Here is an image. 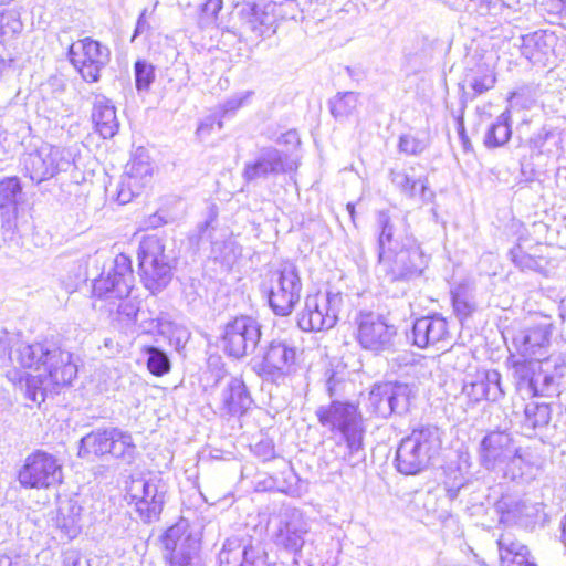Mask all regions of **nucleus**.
Returning a JSON list of instances; mask_svg holds the SVG:
<instances>
[{"label": "nucleus", "mask_w": 566, "mask_h": 566, "mask_svg": "<svg viewBox=\"0 0 566 566\" xmlns=\"http://www.w3.org/2000/svg\"><path fill=\"white\" fill-rule=\"evenodd\" d=\"M287 156L274 147L261 148L255 157L244 164L242 178L247 182H256L294 169Z\"/></svg>", "instance_id": "dca6fc26"}, {"label": "nucleus", "mask_w": 566, "mask_h": 566, "mask_svg": "<svg viewBox=\"0 0 566 566\" xmlns=\"http://www.w3.org/2000/svg\"><path fill=\"white\" fill-rule=\"evenodd\" d=\"M495 81L496 78L493 71L485 66L479 69L470 82V86L475 94H483L494 86Z\"/></svg>", "instance_id": "09e8293b"}, {"label": "nucleus", "mask_w": 566, "mask_h": 566, "mask_svg": "<svg viewBox=\"0 0 566 566\" xmlns=\"http://www.w3.org/2000/svg\"><path fill=\"white\" fill-rule=\"evenodd\" d=\"M72 163L73 157L69 149L52 145H43L35 151L23 155L21 159L24 176L38 185L66 171Z\"/></svg>", "instance_id": "6e6552de"}, {"label": "nucleus", "mask_w": 566, "mask_h": 566, "mask_svg": "<svg viewBox=\"0 0 566 566\" xmlns=\"http://www.w3.org/2000/svg\"><path fill=\"white\" fill-rule=\"evenodd\" d=\"M15 73V61L13 56L2 50L0 52V81L10 78Z\"/></svg>", "instance_id": "13d9d810"}, {"label": "nucleus", "mask_w": 566, "mask_h": 566, "mask_svg": "<svg viewBox=\"0 0 566 566\" xmlns=\"http://www.w3.org/2000/svg\"><path fill=\"white\" fill-rule=\"evenodd\" d=\"M511 112L504 111L492 123L484 134V146L489 149L504 146L511 138Z\"/></svg>", "instance_id": "f704fd0d"}, {"label": "nucleus", "mask_w": 566, "mask_h": 566, "mask_svg": "<svg viewBox=\"0 0 566 566\" xmlns=\"http://www.w3.org/2000/svg\"><path fill=\"white\" fill-rule=\"evenodd\" d=\"M495 509L500 514V522L527 527L535 523L541 512L542 504L505 495L497 501Z\"/></svg>", "instance_id": "a878e982"}, {"label": "nucleus", "mask_w": 566, "mask_h": 566, "mask_svg": "<svg viewBox=\"0 0 566 566\" xmlns=\"http://www.w3.org/2000/svg\"><path fill=\"white\" fill-rule=\"evenodd\" d=\"M316 416L322 426L338 430L343 436L344 442H336L332 452L350 468L361 464L365 460L364 429L356 406L334 400L328 406L319 407Z\"/></svg>", "instance_id": "f03ea898"}, {"label": "nucleus", "mask_w": 566, "mask_h": 566, "mask_svg": "<svg viewBox=\"0 0 566 566\" xmlns=\"http://www.w3.org/2000/svg\"><path fill=\"white\" fill-rule=\"evenodd\" d=\"M146 13H147V10L144 9L143 12L140 13V15L138 17L132 41H134L138 35H140L149 30L150 25L146 20Z\"/></svg>", "instance_id": "e2e57ef3"}, {"label": "nucleus", "mask_w": 566, "mask_h": 566, "mask_svg": "<svg viewBox=\"0 0 566 566\" xmlns=\"http://www.w3.org/2000/svg\"><path fill=\"white\" fill-rule=\"evenodd\" d=\"M114 428L97 429L84 436L80 441L78 455L86 458L91 454L102 457L109 454V443L114 439Z\"/></svg>", "instance_id": "473e14b6"}, {"label": "nucleus", "mask_w": 566, "mask_h": 566, "mask_svg": "<svg viewBox=\"0 0 566 566\" xmlns=\"http://www.w3.org/2000/svg\"><path fill=\"white\" fill-rule=\"evenodd\" d=\"M134 284L132 260L128 255L119 253L113 260V265L94 281L93 293L105 300L126 298Z\"/></svg>", "instance_id": "1a4fd4ad"}, {"label": "nucleus", "mask_w": 566, "mask_h": 566, "mask_svg": "<svg viewBox=\"0 0 566 566\" xmlns=\"http://www.w3.org/2000/svg\"><path fill=\"white\" fill-rule=\"evenodd\" d=\"M261 338L260 324L250 316H239L229 322L222 335V348L234 358L252 353Z\"/></svg>", "instance_id": "4468645a"}, {"label": "nucleus", "mask_w": 566, "mask_h": 566, "mask_svg": "<svg viewBox=\"0 0 566 566\" xmlns=\"http://www.w3.org/2000/svg\"><path fill=\"white\" fill-rule=\"evenodd\" d=\"M92 120L96 133L104 139L114 137L119 128L116 108L105 96H96L93 103Z\"/></svg>", "instance_id": "c756f323"}, {"label": "nucleus", "mask_w": 566, "mask_h": 566, "mask_svg": "<svg viewBox=\"0 0 566 566\" xmlns=\"http://www.w3.org/2000/svg\"><path fill=\"white\" fill-rule=\"evenodd\" d=\"M81 563H88L76 551H67L63 557V566H78Z\"/></svg>", "instance_id": "052dcab7"}, {"label": "nucleus", "mask_w": 566, "mask_h": 566, "mask_svg": "<svg viewBox=\"0 0 566 566\" xmlns=\"http://www.w3.org/2000/svg\"><path fill=\"white\" fill-rule=\"evenodd\" d=\"M387 384L392 413H406L409 410L411 398L413 397L411 388L407 384L401 382Z\"/></svg>", "instance_id": "58836bf2"}, {"label": "nucleus", "mask_w": 566, "mask_h": 566, "mask_svg": "<svg viewBox=\"0 0 566 566\" xmlns=\"http://www.w3.org/2000/svg\"><path fill=\"white\" fill-rule=\"evenodd\" d=\"M358 94L355 92L338 93L329 101V109L336 119L347 118L357 108Z\"/></svg>", "instance_id": "ea45409f"}, {"label": "nucleus", "mask_w": 566, "mask_h": 566, "mask_svg": "<svg viewBox=\"0 0 566 566\" xmlns=\"http://www.w3.org/2000/svg\"><path fill=\"white\" fill-rule=\"evenodd\" d=\"M462 394L472 403L482 400L496 402L505 396L502 386L501 374L496 369H483L476 371L464 380Z\"/></svg>", "instance_id": "5701e85b"}, {"label": "nucleus", "mask_w": 566, "mask_h": 566, "mask_svg": "<svg viewBox=\"0 0 566 566\" xmlns=\"http://www.w3.org/2000/svg\"><path fill=\"white\" fill-rule=\"evenodd\" d=\"M138 261L142 281L151 294L163 291L169 284L172 266L163 239L145 235L139 243Z\"/></svg>", "instance_id": "20e7f679"}, {"label": "nucleus", "mask_w": 566, "mask_h": 566, "mask_svg": "<svg viewBox=\"0 0 566 566\" xmlns=\"http://www.w3.org/2000/svg\"><path fill=\"white\" fill-rule=\"evenodd\" d=\"M22 196V186L18 177H7L0 180V207H15Z\"/></svg>", "instance_id": "a19ab883"}, {"label": "nucleus", "mask_w": 566, "mask_h": 566, "mask_svg": "<svg viewBox=\"0 0 566 566\" xmlns=\"http://www.w3.org/2000/svg\"><path fill=\"white\" fill-rule=\"evenodd\" d=\"M23 24L17 11L0 12V40L12 38L22 31Z\"/></svg>", "instance_id": "49530a36"}, {"label": "nucleus", "mask_w": 566, "mask_h": 566, "mask_svg": "<svg viewBox=\"0 0 566 566\" xmlns=\"http://www.w3.org/2000/svg\"><path fill=\"white\" fill-rule=\"evenodd\" d=\"M2 367L12 366L6 376L19 385L32 402H42L46 394L70 385L77 375V366L70 352L52 340L20 343L12 348L0 345Z\"/></svg>", "instance_id": "f257e3e1"}, {"label": "nucleus", "mask_w": 566, "mask_h": 566, "mask_svg": "<svg viewBox=\"0 0 566 566\" xmlns=\"http://www.w3.org/2000/svg\"><path fill=\"white\" fill-rule=\"evenodd\" d=\"M153 167L148 156L134 157L127 164L126 171L118 184L116 201L120 205L130 202L150 182Z\"/></svg>", "instance_id": "4be33fe9"}, {"label": "nucleus", "mask_w": 566, "mask_h": 566, "mask_svg": "<svg viewBox=\"0 0 566 566\" xmlns=\"http://www.w3.org/2000/svg\"><path fill=\"white\" fill-rule=\"evenodd\" d=\"M512 562L515 566H536L535 563L530 560V552L525 545L523 546V551H520L517 555L515 554Z\"/></svg>", "instance_id": "680f3d73"}, {"label": "nucleus", "mask_w": 566, "mask_h": 566, "mask_svg": "<svg viewBox=\"0 0 566 566\" xmlns=\"http://www.w3.org/2000/svg\"><path fill=\"white\" fill-rule=\"evenodd\" d=\"M553 364L554 363H551V365H547V366H542L538 370H536L535 376L538 379V381H543L545 376H554L552 374V369H555L553 367Z\"/></svg>", "instance_id": "338daca9"}, {"label": "nucleus", "mask_w": 566, "mask_h": 566, "mask_svg": "<svg viewBox=\"0 0 566 566\" xmlns=\"http://www.w3.org/2000/svg\"><path fill=\"white\" fill-rule=\"evenodd\" d=\"M553 326L549 323H541L528 326L517 332L513 344L522 358L546 359L556 357L549 354Z\"/></svg>", "instance_id": "aec40b11"}, {"label": "nucleus", "mask_w": 566, "mask_h": 566, "mask_svg": "<svg viewBox=\"0 0 566 566\" xmlns=\"http://www.w3.org/2000/svg\"><path fill=\"white\" fill-rule=\"evenodd\" d=\"M416 177L406 170H390L391 182L405 195H413Z\"/></svg>", "instance_id": "603ef678"}, {"label": "nucleus", "mask_w": 566, "mask_h": 566, "mask_svg": "<svg viewBox=\"0 0 566 566\" xmlns=\"http://www.w3.org/2000/svg\"><path fill=\"white\" fill-rule=\"evenodd\" d=\"M524 412L528 426L533 429L547 424L551 419L549 406L546 403H528Z\"/></svg>", "instance_id": "a18cd8bd"}, {"label": "nucleus", "mask_w": 566, "mask_h": 566, "mask_svg": "<svg viewBox=\"0 0 566 566\" xmlns=\"http://www.w3.org/2000/svg\"><path fill=\"white\" fill-rule=\"evenodd\" d=\"M553 364L554 368L559 365V357H548L546 359L522 358L513 363V375L516 386L520 390H525L530 396H546L553 384L554 376H545L543 381L536 378V370L542 366Z\"/></svg>", "instance_id": "f3484780"}, {"label": "nucleus", "mask_w": 566, "mask_h": 566, "mask_svg": "<svg viewBox=\"0 0 566 566\" xmlns=\"http://www.w3.org/2000/svg\"><path fill=\"white\" fill-rule=\"evenodd\" d=\"M220 566H276L268 560L260 546L245 545L240 538H228L219 553Z\"/></svg>", "instance_id": "393cba45"}, {"label": "nucleus", "mask_w": 566, "mask_h": 566, "mask_svg": "<svg viewBox=\"0 0 566 566\" xmlns=\"http://www.w3.org/2000/svg\"><path fill=\"white\" fill-rule=\"evenodd\" d=\"M82 507L75 502L67 501L59 507L55 518L56 526L70 539L75 538L82 528Z\"/></svg>", "instance_id": "72a5a7b5"}, {"label": "nucleus", "mask_w": 566, "mask_h": 566, "mask_svg": "<svg viewBox=\"0 0 566 566\" xmlns=\"http://www.w3.org/2000/svg\"><path fill=\"white\" fill-rule=\"evenodd\" d=\"M378 261L390 281L419 276L428 263L426 254L412 237H406V242L398 248L379 252Z\"/></svg>", "instance_id": "39448f33"}, {"label": "nucleus", "mask_w": 566, "mask_h": 566, "mask_svg": "<svg viewBox=\"0 0 566 566\" xmlns=\"http://www.w3.org/2000/svg\"><path fill=\"white\" fill-rule=\"evenodd\" d=\"M280 143H290V144H297L298 143V136L297 133L294 130H289L287 133L283 134L281 138L279 139Z\"/></svg>", "instance_id": "774afa93"}, {"label": "nucleus", "mask_w": 566, "mask_h": 566, "mask_svg": "<svg viewBox=\"0 0 566 566\" xmlns=\"http://www.w3.org/2000/svg\"><path fill=\"white\" fill-rule=\"evenodd\" d=\"M19 481L25 488L48 489L62 481V467L55 457L38 450L27 457Z\"/></svg>", "instance_id": "ddd939ff"}, {"label": "nucleus", "mask_w": 566, "mask_h": 566, "mask_svg": "<svg viewBox=\"0 0 566 566\" xmlns=\"http://www.w3.org/2000/svg\"><path fill=\"white\" fill-rule=\"evenodd\" d=\"M166 492V484L157 476L133 480L128 489V495L145 522L158 518L163 511Z\"/></svg>", "instance_id": "2eb2a0df"}, {"label": "nucleus", "mask_w": 566, "mask_h": 566, "mask_svg": "<svg viewBox=\"0 0 566 566\" xmlns=\"http://www.w3.org/2000/svg\"><path fill=\"white\" fill-rule=\"evenodd\" d=\"M222 411L230 416H243L252 406V397L239 378H231L221 391Z\"/></svg>", "instance_id": "c85d7f7f"}, {"label": "nucleus", "mask_w": 566, "mask_h": 566, "mask_svg": "<svg viewBox=\"0 0 566 566\" xmlns=\"http://www.w3.org/2000/svg\"><path fill=\"white\" fill-rule=\"evenodd\" d=\"M397 220L391 218L387 211H380L377 216V223L380 229L378 238L379 252L387 251L390 248H398L406 242L407 233H402L397 227ZM400 223L403 220H398Z\"/></svg>", "instance_id": "2f4dec72"}, {"label": "nucleus", "mask_w": 566, "mask_h": 566, "mask_svg": "<svg viewBox=\"0 0 566 566\" xmlns=\"http://www.w3.org/2000/svg\"><path fill=\"white\" fill-rule=\"evenodd\" d=\"M252 92L247 91L243 93H239L228 98L221 106L222 116L224 117L228 113H233L243 106L248 99L251 97Z\"/></svg>", "instance_id": "4d7b16f0"}, {"label": "nucleus", "mask_w": 566, "mask_h": 566, "mask_svg": "<svg viewBox=\"0 0 566 566\" xmlns=\"http://www.w3.org/2000/svg\"><path fill=\"white\" fill-rule=\"evenodd\" d=\"M165 223H166L165 218L160 213L156 212V213L150 214L147 219L144 220L143 228L156 229Z\"/></svg>", "instance_id": "0e129e2a"}, {"label": "nucleus", "mask_w": 566, "mask_h": 566, "mask_svg": "<svg viewBox=\"0 0 566 566\" xmlns=\"http://www.w3.org/2000/svg\"><path fill=\"white\" fill-rule=\"evenodd\" d=\"M303 284L294 263L284 262L273 271L269 291V305L279 316H287L300 302Z\"/></svg>", "instance_id": "0eeeda50"}, {"label": "nucleus", "mask_w": 566, "mask_h": 566, "mask_svg": "<svg viewBox=\"0 0 566 566\" xmlns=\"http://www.w3.org/2000/svg\"><path fill=\"white\" fill-rule=\"evenodd\" d=\"M339 385H342V379L332 373L326 380V391L331 398L337 394Z\"/></svg>", "instance_id": "69168bd1"}, {"label": "nucleus", "mask_w": 566, "mask_h": 566, "mask_svg": "<svg viewBox=\"0 0 566 566\" xmlns=\"http://www.w3.org/2000/svg\"><path fill=\"white\" fill-rule=\"evenodd\" d=\"M166 566H202L199 542L181 522L169 527L163 538Z\"/></svg>", "instance_id": "9b49d317"}, {"label": "nucleus", "mask_w": 566, "mask_h": 566, "mask_svg": "<svg viewBox=\"0 0 566 566\" xmlns=\"http://www.w3.org/2000/svg\"><path fill=\"white\" fill-rule=\"evenodd\" d=\"M543 40V35L538 33L528 34L523 36L521 52L522 55L525 56L532 63H538L542 61L541 52L538 45Z\"/></svg>", "instance_id": "8fccbe9b"}, {"label": "nucleus", "mask_w": 566, "mask_h": 566, "mask_svg": "<svg viewBox=\"0 0 566 566\" xmlns=\"http://www.w3.org/2000/svg\"><path fill=\"white\" fill-rule=\"evenodd\" d=\"M450 337L448 322L441 315L417 318L412 326V342L419 348H428Z\"/></svg>", "instance_id": "bb28decb"}, {"label": "nucleus", "mask_w": 566, "mask_h": 566, "mask_svg": "<svg viewBox=\"0 0 566 566\" xmlns=\"http://www.w3.org/2000/svg\"><path fill=\"white\" fill-rule=\"evenodd\" d=\"M441 448V437L436 426L413 429L397 449V469L403 474H417L429 467Z\"/></svg>", "instance_id": "7ed1b4c3"}, {"label": "nucleus", "mask_w": 566, "mask_h": 566, "mask_svg": "<svg viewBox=\"0 0 566 566\" xmlns=\"http://www.w3.org/2000/svg\"><path fill=\"white\" fill-rule=\"evenodd\" d=\"M549 140H553L554 144L557 145L559 137L554 130L543 127L531 137L530 145L534 150H537L538 154L552 153V149L546 146Z\"/></svg>", "instance_id": "3c124183"}, {"label": "nucleus", "mask_w": 566, "mask_h": 566, "mask_svg": "<svg viewBox=\"0 0 566 566\" xmlns=\"http://www.w3.org/2000/svg\"><path fill=\"white\" fill-rule=\"evenodd\" d=\"M308 524L303 513L294 507H287L280 514V523L274 536L276 546L297 554L305 544Z\"/></svg>", "instance_id": "6ab92c4d"}, {"label": "nucleus", "mask_w": 566, "mask_h": 566, "mask_svg": "<svg viewBox=\"0 0 566 566\" xmlns=\"http://www.w3.org/2000/svg\"><path fill=\"white\" fill-rule=\"evenodd\" d=\"M69 56L83 80L94 83L99 80L101 71L109 61V50L99 42L85 38L70 46Z\"/></svg>", "instance_id": "f8f14e48"}, {"label": "nucleus", "mask_w": 566, "mask_h": 566, "mask_svg": "<svg viewBox=\"0 0 566 566\" xmlns=\"http://www.w3.org/2000/svg\"><path fill=\"white\" fill-rule=\"evenodd\" d=\"M135 84L138 91H147L155 78L154 66L143 60L135 63Z\"/></svg>", "instance_id": "de8ad7c7"}, {"label": "nucleus", "mask_w": 566, "mask_h": 566, "mask_svg": "<svg viewBox=\"0 0 566 566\" xmlns=\"http://www.w3.org/2000/svg\"><path fill=\"white\" fill-rule=\"evenodd\" d=\"M343 305L340 293L318 292L307 295L298 314L297 325L304 332H321L333 328Z\"/></svg>", "instance_id": "423d86ee"}, {"label": "nucleus", "mask_w": 566, "mask_h": 566, "mask_svg": "<svg viewBox=\"0 0 566 566\" xmlns=\"http://www.w3.org/2000/svg\"><path fill=\"white\" fill-rule=\"evenodd\" d=\"M503 476L511 481L526 482L536 476L538 465L532 454L518 448L517 452L500 469Z\"/></svg>", "instance_id": "7c9ffc66"}, {"label": "nucleus", "mask_w": 566, "mask_h": 566, "mask_svg": "<svg viewBox=\"0 0 566 566\" xmlns=\"http://www.w3.org/2000/svg\"><path fill=\"white\" fill-rule=\"evenodd\" d=\"M390 406L388 384L375 385L368 396V408L376 416L387 418L392 415Z\"/></svg>", "instance_id": "4c0bfd02"}, {"label": "nucleus", "mask_w": 566, "mask_h": 566, "mask_svg": "<svg viewBox=\"0 0 566 566\" xmlns=\"http://www.w3.org/2000/svg\"><path fill=\"white\" fill-rule=\"evenodd\" d=\"M411 199H417L421 203L431 202L434 198V192L428 187L427 178H417L415 181L413 195H408Z\"/></svg>", "instance_id": "5fc2aeb1"}, {"label": "nucleus", "mask_w": 566, "mask_h": 566, "mask_svg": "<svg viewBox=\"0 0 566 566\" xmlns=\"http://www.w3.org/2000/svg\"><path fill=\"white\" fill-rule=\"evenodd\" d=\"M113 436L114 439L108 444L111 447L109 454L116 459H122L126 463H132L137 454V447L133 441L132 434L114 428Z\"/></svg>", "instance_id": "e433bc0d"}, {"label": "nucleus", "mask_w": 566, "mask_h": 566, "mask_svg": "<svg viewBox=\"0 0 566 566\" xmlns=\"http://www.w3.org/2000/svg\"><path fill=\"white\" fill-rule=\"evenodd\" d=\"M271 4L243 3L239 11V22L243 32L251 33L254 39L266 34L273 24V15L269 12Z\"/></svg>", "instance_id": "cd10ccee"}, {"label": "nucleus", "mask_w": 566, "mask_h": 566, "mask_svg": "<svg viewBox=\"0 0 566 566\" xmlns=\"http://www.w3.org/2000/svg\"><path fill=\"white\" fill-rule=\"evenodd\" d=\"M296 347L287 339H273L263 352L262 371L272 378L289 375L296 364Z\"/></svg>", "instance_id": "b1692460"}, {"label": "nucleus", "mask_w": 566, "mask_h": 566, "mask_svg": "<svg viewBox=\"0 0 566 566\" xmlns=\"http://www.w3.org/2000/svg\"><path fill=\"white\" fill-rule=\"evenodd\" d=\"M507 255L511 262L522 272L543 273L547 263L544 258L528 253L521 241L509 250Z\"/></svg>", "instance_id": "c9c22d12"}, {"label": "nucleus", "mask_w": 566, "mask_h": 566, "mask_svg": "<svg viewBox=\"0 0 566 566\" xmlns=\"http://www.w3.org/2000/svg\"><path fill=\"white\" fill-rule=\"evenodd\" d=\"M399 149L407 155H418L426 149V144L411 135H403L399 140Z\"/></svg>", "instance_id": "6e6d98bb"}, {"label": "nucleus", "mask_w": 566, "mask_h": 566, "mask_svg": "<svg viewBox=\"0 0 566 566\" xmlns=\"http://www.w3.org/2000/svg\"><path fill=\"white\" fill-rule=\"evenodd\" d=\"M357 338L359 344L369 350L380 352L390 348L396 335L394 325L387 324L375 313H360L357 317Z\"/></svg>", "instance_id": "a211bd4d"}, {"label": "nucleus", "mask_w": 566, "mask_h": 566, "mask_svg": "<svg viewBox=\"0 0 566 566\" xmlns=\"http://www.w3.org/2000/svg\"><path fill=\"white\" fill-rule=\"evenodd\" d=\"M453 310L460 318L469 317L474 311V303L469 295L468 286L459 284L451 291Z\"/></svg>", "instance_id": "79ce46f5"}, {"label": "nucleus", "mask_w": 566, "mask_h": 566, "mask_svg": "<svg viewBox=\"0 0 566 566\" xmlns=\"http://www.w3.org/2000/svg\"><path fill=\"white\" fill-rule=\"evenodd\" d=\"M144 352L147 354V367L153 375L163 376L169 373L170 360L164 350L155 346H147Z\"/></svg>", "instance_id": "37998d69"}, {"label": "nucleus", "mask_w": 566, "mask_h": 566, "mask_svg": "<svg viewBox=\"0 0 566 566\" xmlns=\"http://www.w3.org/2000/svg\"><path fill=\"white\" fill-rule=\"evenodd\" d=\"M518 448L510 433L491 431L480 442V462L486 470H500Z\"/></svg>", "instance_id": "412c9836"}, {"label": "nucleus", "mask_w": 566, "mask_h": 566, "mask_svg": "<svg viewBox=\"0 0 566 566\" xmlns=\"http://www.w3.org/2000/svg\"><path fill=\"white\" fill-rule=\"evenodd\" d=\"M134 284L132 260L128 255L119 253L113 260V265L94 281L93 293L105 300L126 298Z\"/></svg>", "instance_id": "9d476101"}, {"label": "nucleus", "mask_w": 566, "mask_h": 566, "mask_svg": "<svg viewBox=\"0 0 566 566\" xmlns=\"http://www.w3.org/2000/svg\"><path fill=\"white\" fill-rule=\"evenodd\" d=\"M197 7L207 18L214 19L222 9V0H196Z\"/></svg>", "instance_id": "bf43d9fd"}, {"label": "nucleus", "mask_w": 566, "mask_h": 566, "mask_svg": "<svg viewBox=\"0 0 566 566\" xmlns=\"http://www.w3.org/2000/svg\"><path fill=\"white\" fill-rule=\"evenodd\" d=\"M139 312V304L136 301L123 298L117 307V314L119 319L126 322L127 324L136 321V317Z\"/></svg>", "instance_id": "864d4df0"}, {"label": "nucleus", "mask_w": 566, "mask_h": 566, "mask_svg": "<svg viewBox=\"0 0 566 566\" xmlns=\"http://www.w3.org/2000/svg\"><path fill=\"white\" fill-rule=\"evenodd\" d=\"M497 546L501 566H515L512 558L515 556V553L517 554L520 551H523L524 545L515 539L512 534L506 533L500 536Z\"/></svg>", "instance_id": "c03bdc74"}]
</instances>
